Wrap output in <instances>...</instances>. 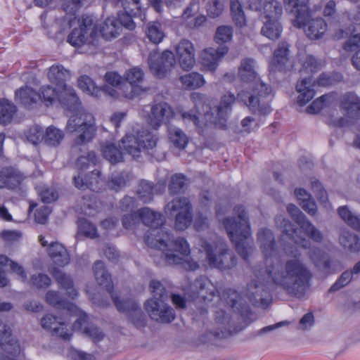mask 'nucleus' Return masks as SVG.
I'll return each mask as SVG.
<instances>
[{
	"mask_svg": "<svg viewBox=\"0 0 360 360\" xmlns=\"http://www.w3.org/2000/svg\"><path fill=\"white\" fill-rule=\"evenodd\" d=\"M233 30L227 25L219 26L216 31L214 39L218 44L229 41L232 38Z\"/></svg>",
	"mask_w": 360,
	"mask_h": 360,
	"instance_id": "57",
	"label": "nucleus"
},
{
	"mask_svg": "<svg viewBox=\"0 0 360 360\" xmlns=\"http://www.w3.org/2000/svg\"><path fill=\"white\" fill-rule=\"evenodd\" d=\"M257 240L266 258L265 271L270 282L290 296L302 297L312 278V273L307 264L296 255L283 261L274 257L277 248L274 235L270 229H260L257 233Z\"/></svg>",
	"mask_w": 360,
	"mask_h": 360,
	"instance_id": "1",
	"label": "nucleus"
},
{
	"mask_svg": "<svg viewBox=\"0 0 360 360\" xmlns=\"http://www.w3.org/2000/svg\"><path fill=\"white\" fill-rule=\"evenodd\" d=\"M39 97H41V96L35 91L27 86L21 88L15 92L16 100L25 106H30L32 103H36Z\"/></svg>",
	"mask_w": 360,
	"mask_h": 360,
	"instance_id": "41",
	"label": "nucleus"
},
{
	"mask_svg": "<svg viewBox=\"0 0 360 360\" xmlns=\"http://www.w3.org/2000/svg\"><path fill=\"white\" fill-rule=\"evenodd\" d=\"M51 274L57 283L66 291L70 297L74 299L77 296L78 292L75 288L73 281L70 275L57 267H53Z\"/></svg>",
	"mask_w": 360,
	"mask_h": 360,
	"instance_id": "27",
	"label": "nucleus"
},
{
	"mask_svg": "<svg viewBox=\"0 0 360 360\" xmlns=\"http://www.w3.org/2000/svg\"><path fill=\"white\" fill-rule=\"evenodd\" d=\"M315 80H312L311 77H303L301 81L297 83L296 89L300 94L297 97V103L300 105H304L314 96Z\"/></svg>",
	"mask_w": 360,
	"mask_h": 360,
	"instance_id": "28",
	"label": "nucleus"
},
{
	"mask_svg": "<svg viewBox=\"0 0 360 360\" xmlns=\"http://www.w3.org/2000/svg\"><path fill=\"white\" fill-rule=\"evenodd\" d=\"M51 278L46 274H38L32 275L29 283L37 288H47L51 285Z\"/></svg>",
	"mask_w": 360,
	"mask_h": 360,
	"instance_id": "62",
	"label": "nucleus"
},
{
	"mask_svg": "<svg viewBox=\"0 0 360 360\" xmlns=\"http://www.w3.org/2000/svg\"><path fill=\"white\" fill-rule=\"evenodd\" d=\"M148 63L153 75L162 79L174 68L176 60L174 53L170 51L165 50L160 53L154 50L148 56Z\"/></svg>",
	"mask_w": 360,
	"mask_h": 360,
	"instance_id": "11",
	"label": "nucleus"
},
{
	"mask_svg": "<svg viewBox=\"0 0 360 360\" xmlns=\"http://www.w3.org/2000/svg\"><path fill=\"white\" fill-rule=\"evenodd\" d=\"M47 75L49 81L55 84L56 88L64 86L65 82L71 76L70 71L62 65H52L49 68Z\"/></svg>",
	"mask_w": 360,
	"mask_h": 360,
	"instance_id": "36",
	"label": "nucleus"
},
{
	"mask_svg": "<svg viewBox=\"0 0 360 360\" xmlns=\"http://www.w3.org/2000/svg\"><path fill=\"white\" fill-rule=\"evenodd\" d=\"M122 96L128 99H133L139 96L143 91L138 85H134L129 82H124L118 88Z\"/></svg>",
	"mask_w": 360,
	"mask_h": 360,
	"instance_id": "56",
	"label": "nucleus"
},
{
	"mask_svg": "<svg viewBox=\"0 0 360 360\" xmlns=\"http://www.w3.org/2000/svg\"><path fill=\"white\" fill-rule=\"evenodd\" d=\"M233 217L225 218L222 224L238 254L248 260L252 252L253 241L251 238V228L248 214L243 205H237L233 207Z\"/></svg>",
	"mask_w": 360,
	"mask_h": 360,
	"instance_id": "4",
	"label": "nucleus"
},
{
	"mask_svg": "<svg viewBox=\"0 0 360 360\" xmlns=\"http://www.w3.org/2000/svg\"><path fill=\"white\" fill-rule=\"evenodd\" d=\"M139 211L131 212L123 216L122 223L126 229H133L140 223Z\"/></svg>",
	"mask_w": 360,
	"mask_h": 360,
	"instance_id": "63",
	"label": "nucleus"
},
{
	"mask_svg": "<svg viewBox=\"0 0 360 360\" xmlns=\"http://www.w3.org/2000/svg\"><path fill=\"white\" fill-rule=\"evenodd\" d=\"M65 130L67 133L76 136L75 142L77 145L90 142L97 130L95 118L91 113L81 112L69 118Z\"/></svg>",
	"mask_w": 360,
	"mask_h": 360,
	"instance_id": "6",
	"label": "nucleus"
},
{
	"mask_svg": "<svg viewBox=\"0 0 360 360\" xmlns=\"http://www.w3.org/2000/svg\"><path fill=\"white\" fill-rule=\"evenodd\" d=\"M41 327L50 332L52 335L68 340L72 336L71 331L68 328L65 322L52 314H46L41 319Z\"/></svg>",
	"mask_w": 360,
	"mask_h": 360,
	"instance_id": "18",
	"label": "nucleus"
},
{
	"mask_svg": "<svg viewBox=\"0 0 360 360\" xmlns=\"http://www.w3.org/2000/svg\"><path fill=\"white\" fill-rule=\"evenodd\" d=\"M282 32V27L278 20H266L262 28V34L271 40L278 39Z\"/></svg>",
	"mask_w": 360,
	"mask_h": 360,
	"instance_id": "47",
	"label": "nucleus"
},
{
	"mask_svg": "<svg viewBox=\"0 0 360 360\" xmlns=\"http://www.w3.org/2000/svg\"><path fill=\"white\" fill-rule=\"evenodd\" d=\"M283 3L286 11L295 15L294 26L304 27L305 34L311 39L323 37L327 30V24L321 18L310 19L309 0H283Z\"/></svg>",
	"mask_w": 360,
	"mask_h": 360,
	"instance_id": "5",
	"label": "nucleus"
},
{
	"mask_svg": "<svg viewBox=\"0 0 360 360\" xmlns=\"http://www.w3.org/2000/svg\"><path fill=\"white\" fill-rule=\"evenodd\" d=\"M321 64L312 56H307L303 61L302 75L304 73H313L320 69Z\"/></svg>",
	"mask_w": 360,
	"mask_h": 360,
	"instance_id": "60",
	"label": "nucleus"
},
{
	"mask_svg": "<svg viewBox=\"0 0 360 360\" xmlns=\"http://www.w3.org/2000/svg\"><path fill=\"white\" fill-rule=\"evenodd\" d=\"M238 76L242 82L255 85L254 94L246 91L238 92V101L243 103L254 114H269L271 108L266 98L271 94L272 89L260 80L255 60L252 58L243 59L238 67Z\"/></svg>",
	"mask_w": 360,
	"mask_h": 360,
	"instance_id": "2",
	"label": "nucleus"
},
{
	"mask_svg": "<svg viewBox=\"0 0 360 360\" xmlns=\"http://www.w3.org/2000/svg\"><path fill=\"white\" fill-rule=\"evenodd\" d=\"M48 254L53 262L60 266L69 264L70 258L66 248L58 242L51 243L48 249Z\"/></svg>",
	"mask_w": 360,
	"mask_h": 360,
	"instance_id": "34",
	"label": "nucleus"
},
{
	"mask_svg": "<svg viewBox=\"0 0 360 360\" xmlns=\"http://www.w3.org/2000/svg\"><path fill=\"white\" fill-rule=\"evenodd\" d=\"M103 157L112 164L122 162V152L112 143H105L101 148Z\"/></svg>",
	"mask_w": 360,
	"mask_h": 360,
	"instance_id": "45",
	"label": "nucleus"
},
{
	"mask_svg": "<svg viewBox=\"0 0 360 360\" xmlns=\"http://www.w3.org/2000/svg\"><path fill=\"white\" fill-rule=\"evenodd\" d=\"M167 132L168 139L174 147L180 150L186 148L188 138L181 129L174 126H169Z\"/></svg>",
	"mask_w": 360,
	"mask_h": 360,
	"instance_id": "38",
	"label": "nucleus"
},
{
	"mask_svg": "<svg viewBox=\"0 0 360 360\" xmlns=\"http://www.w3.org/2000/svg\"><path fill=\"white\" fill-rule=\"evenodd\" d=\"M148 246L162 251V258L168 265L181 264L188 271L198 269V264L188 259L191 250L186 240L182 237L174 238L167 231L160 229L156 233L146 237Z\"/></svg>",
	"mask_w": 360,
	"mask_h": 360,
	"instance_id": "3",
	"label": "nucleus"
},
{
	"mask_svg": "<svg viewBox=\"0 0 360 360\" xmlns=\"http://www.w3.org/2000/svg\"><path fill=\"white\" fill-rule=\"evenodd\" d=\"M180 81L186 89H189L200 88L205 83L202 75L195 72L181 76Z\"/></svg>",
	"mask_w": 360,
	"mask_h": 360,
	"instance_id": "44",
	"label": "nucleus"
},
{
	"mask_svg": "<svg viewBox=\"0 0 360 360\" xmlns=\"http://www.w3.org/2000/svg\"><path fill=\"white\" fill-rule=\"evenodd\" d=\"M8 266L12 272L19 277L22 282L27 281V276L24 267L4 255H0V267Z\"/></svg>",
	"mask_w": 360,
	"mask_h": 360,
	"instance_id": "43",
	"label": "nucleus"
},
{
	"mask_svg": "<svg viewBox=\"0 0 360 360\" xmlns=\"http://www.w3.org/2000/svg\"><path fill=\"white\" fill-rule=\"evenodd\" d=\"M157 137L146 131H140L136 136L127 134L121 140L122 148L134 158L139 157L142 149H152L156 146Z\"/></svg>",
	"mask_w": 360,
	"mask_h": 360,
	"instance_id": "10",
	"label": "nucleus"
},
{
	"mask_svg": "<svg viewBox=\"0 0 360 360\" xmlns=\"http://www.w3.org/2000/svg\"><path fill=\"white\" fill-rule=\"evenodd\" d=\"M175 51L181 68L190 70L195 63L193 44L188 39H182L176 46Z\"/></svg>",
	"mask_w": 360,
	"mask_h": 360,
	"instance_id": "19",
	"label": "nucleus"
},
{
	"mask_svg": "<svg viewBox=\"0 0 360 360\" xmlns=\"http://www.w3.org/2000/svg\"><path fill=\"white\" fill-rule=\"evenodd\" d=\"M78 86L83 91L96 97L99 96V93L101 91V89L96 86L93 80L86 75L81 76L78 79Z\"/></svg>",
	"mask_w": 360,
	"mask_h": 360,
	"instance_id": "54",
	"label": "nucleus"
},
{
	"mask_svg": "<svg viewBox=\"0 0 360 360\" xmlns=\"http://www.w3.org/2000/svg\"><path fill=\"white\" fill-rule=\"evenodd\" d=\"M0 123L7 124L11 121L16 111V107L6 99H2L0 101Z\"/></svg>",
	"mask_w": 360,
	"mask_h": 360,
	"instance_id": "50",
	"label": "nucleus"
},
{
	"mask_svg": "<svg viewBox=\"0 0 360 360\" xmlns=\"http://www.w3.org/2000/svg\"><path fill=\"white\" fill-rule=\"evenodd\" d=\"M75 186L81 190L87 188L96 191L99 189L100 184V172L94 170L90 174H86L84 177L80 176L73 178Z\"/></svg>",
	"mask_w": 360,
	"mask_h": 360,
	"instance_id": "32",
	"label": "nucleus"
},
{
	"mask_svg": "<svg viewBox=\"0 0 360 360\" xmlns=\"http://www.w3.org/2000/svg\"><path fill=\"white\" fill-rule=\"evenodd\" d=\"M150 288L153 294V298L155 300H167V295L165 287L162 284L155 280H153L150 283Z\"/></svg>",
	"mask_w": 360,
	"mask_h": 360,
	"instance_id": "61",
	"label": "nucleus"
},
{
	"mask_svg": "<svg viewBox=\"0 0 360 360\" xmlns=\"http://www.w3.org/2000/svg\"><path fill=\"white\" fill-rule=\"evenodd\" d=\"M57 89L58 91V101L70 110L77 109L80 103H79V98L75 89L72 86H68L66 84H64V86H59Z\"/></svg>",
	"mask_w": 360,
	"mask_h": 360,
	"instance_id": "29",
	"label": "nucleus"
},
{
	"mask_svg": "<svg viewBox=\"0 0 360 360\" xmlns=\"http://www.w3.org/2000/svg\"><path fill=\"white\" fill-rule=\"evenodd\" d=\"M207 14L211 18L220 16L224 10V0H205Z\"/></svg>",
	"mask_w": 360,
	"mask_h": 360,
	"instance_id": "53",
	"label": "nucleus"
},
{
	"mask_svg": "<svg viewBox=\"0 0 360 360\" xmlns=\"http://www.w3.org/2000/svg\"><path fill=\"white\" fill-rule=\"evenodd\" d=\"M186 186V177L181 174H175L172 176L168 188L170 194L179 193Z\"/></svg>",
	"mask_w": 360,
	"mask_h": 360,
	"instance_id": "55",
	"label": "nucleus"
},
{
	"mask_svg": "<svg viewBox=\"0 0 360 360\" xmlns=\"http://www.w3.org/2000/svg\"><path fill=\"white\" fill-rule=\"evenodd\" d=\"M236 100L238 101V97L236 98L231 93L224 94L221 97L219 105L214 108L215 115L214 113L209 115V120L213 123L214 127L224 128L226 126L227 115L231 112V106Z\"/></svg>",
	"mask_w": 360,
	"mask_h": 360,
	"instance_id": "16",
	"label": "nucleus"
},
{
	"mask_svg": "<svg viewBox=\"0 0 360 360\" xmlns=\"http://www.w3.org/2000/svg\"><path fill=\"white\" fill-rule=\"evenodd\" d=\"M227 52L228 47L226 46H222L217 49H206L202 53V63L208 70L214 71L219 62Z\"/></svg>",
	"mask_w": 360,
	"mask_h": 360,
	"instance_id": "25",
	"label": "nucleus"
},
{
	"mask_svg": "<svg viewBox=\"0 0 360 360\" xmlns=\"http://www.w3.org/2000/svg\"><path fill=\"white\" fill-rule=\"evenodd\" d=\"M120 29V26H119L117 19L114 17H110L103 22L100 32L103 37L108 39L116 37L119 34Z\"/></svg>",
	"mask_w": 360,
	"mask_h": 360,
	"instance_id": "42",
	"label": "nucleus"
},
{
	"mask_svg": "<svg viewBox=\"0 0 360 360\" xmlns=\"http://www.w3.org/2000/svg\"><path fill=\"white\" fill-rule=\"evenodd\" d=\"M255 276L256 278L252 279L247 285L246 296L254 305L265 307L270 297L268 285H271L276 288H281L270 282L265 270H255Z\"/></svg>",
	"mask_w": 360,
	"mask_h": 360,
	"instance_id": "9",
	"label": "nucleus"
},
{
	"mask_svg": "<svg viewBox=\"0 0 360 360\" xmlns=\"http://www.w3.org/2000/svg\"><path fill=\"white\" fill-rule=\"evenodd\" d=\"M97 158L94 152L91 151L87 153L86 155L79 156L76 162V166L79 169H84L88 167L90 164L95 165L96 163Z\"/></svg>",
	"mask_w": 360,
	"mask_h": 360,
	"instance_id": "64",
	"label": "nucleus"
},
{
	"mask_svg": "<svg viewBox=\"0 0 360 360\" xmlns=\"http://www.w3.org/2000/svg\"><path fill=\"white\" fill-rule=\"evenodd\" d=\"M191 98L194 104V108L199 115H203L205 120V126H213L209 120V115L214 113V108H211V101L205 94L193 92L191 94Z\"/></svg>",
	"mask_w": 360,
	"mask_h": 360,
	"instance_id": "24",
	"label": "nucleus"
},
{
	"mask_svg": "<svg viewBox=\"0 0 360 360\" xmlns=\"http://www.w3.org/2000/svg\"><path fill=\"white\" fill-rule=\"evenodd\" d=\"M0 346L6 353L17 356L20 353V346L12 335L11 328L0 322Z\"/></svg>",
	"mask_w": 360,
	"mask_h": 360,
	"instance_id": "23",
	"label": "nucleus"
},
{
	"mask_svg": "<svg viewBox=\"0 0 360 360\" xmlns=\"http://www.w3.org/2000/svg\"><path fill=\"white\" fill-rule=\"evenodd\" d=\"M340 244L351 252H360V238L354 233L344 231L339 238Z\"/></svg>",
	"mask_w": 360,
	"mask_h": 360,
	"instance_id": "39",
	"label": "nucleus"
},
{
	"mask_svg": "<svg viewBox=\"0 0 360 360\" xmlns=\"http://www.w3.org/2000/svg\"><path fill=\"white\" fill-rule=\"evenodd\" d=\"M63 137L64 134L63 131L53 126H49L46 130L44 140L47 145L56 146L60 143Z\"/></svg>",
	"mask_w": 360,
	"mask_h": 360,
	"instance_id": "51",
	"label": "nucleus"
},
{
	"mask_svg": "<svg viewBox=\"0 0 360 360\" xmlns=\"http://www.w3.org/2000/svg\"><path fill=\"white\" fill-rule=\"evenodd\" d=\"M136 195L143 202H150L153 198V184L148 181L141 180L139 183Z\"/></svg>",
	"mask_w": 360,
	"mask_h": 360,
	"instance_id": "48",
	"label": "nucleus"
},
{
	"mask_svg": "<svg viewBox=\"0 0 360 360\" xmlns=\"http://www.w3.org/2000/svg\"><path fill=\"white\" fill-rule=\"evenodd\" d=\"M215 292V287L208 279L200 277L191 285L189 297L193 300L211 301Z\"/></svg>",
	"mask_w": 360,
	"mask_h": 360,
	"instance_id": "20",
	"label": "nucleus"
},
{
	"mask_svg": "<svg viewBox=\"0 0 360 360\" xmlns=\"http://www.w3.org/2000/svg\"><path fill=\"white\" fill-rule=\"evenodd\" d=\"M230 8L233 20L238 27H243L246 23L244 11L238 0L230 1Z\"/></svg>",
	"mask_w": 360,
	"mask_h": 360,
	"instance_id": "52",
	"label": "nucleus"
},
{
	"mask_svg": "<svg viewBox=\"0 0 360 360\" xmlns=\"http://www.w3.org/2000/svg\"><path fill=\"white\" fill-rule=\"evenodd\" d=\"M138 211L142 223L151 229H158L164 223L162 215L148 207H143L138 210Z\"/></svg>",
	"mask_w": 360,
	"mask_h": 360,
	"instance_id": "35",
	"label": "nucleus"
},
{
	"mask_svg": "<svg viewBox=\"0 0 360 360\" xmlns=\"http://www.w3.org/2000/svg\"><path fill=\"white\" fill-rule=\"evenodd\" d=\"M287 211L292 219L312 240L316 243H321L323 241V236L321 232L307 219L306 216L297 206L290 204L287 206Z\"/></svg>",
	"mask_w": 360,
	"mask_h": 360,
	"instance_id": "14",
	"label": "nucleus"
},
{
	"mask_svg": "<svg viewBox=\"0 0 360 360\" xmlns=\"http://www.w3.org/2000/svg\"><path fill=\"white\" fill-rule=\"evenodd\" d=\"M192 211V205L188 198L178 197L169 202L165 208L167 215L174 217L176 214Z\"/></svg>",
	"mask_w": 360,
	"mask_h": 360,
	"instance_id": "33",
	"label": "nucleus"
},
{
	"mask_svg": "<svg viewBox=\"0 0 360 360\" xmlns=\"http://www.w3.org/2000/svg\"><path fill=\"white\" fill-rule=\"evenodd\" d=\"M165 300L149 299L145 302V309L151 319L162 323H168L174 319V311Z\"/></svg>",
	"mask_w": 360,
	"mask_h": 360,
	"instance_id": "13",
	"label": "nucleus"
},
{
	"mask_svg": "<svg viewBox=\"0 0 360 360\" xmlns=\"http://www.w3.org/2000/svg\"><path fill=\"white\" fill-rule=\"evenodd\" d=\"M98 33L94 19L89 15H83L78 19V27H75L68 36L67 41L72 46L83 45L97 46Z\"/></svg>",
	"mask_w": 360,
	"mask_h": 360,
	"instance_id": "8",
	"label": "nucleus"
},
{
	"mask_svg": "<svg viewBox=\"0 0 360 360\" xmlns=\"http://www.w3.org/2000/svg\"><path fill=\"white\" fill-rule=\"evenodd\" d=\"M338 214L348 226L356 231H360V215L352 213L347 206L338 208Z\"/></svg>",
	"mask_w": 360,
	"mask_h": 360,
	"instance_id": "46",
	"label": "nucleus"
},
{
	"mask_svg": "<svg viewBox=\"0 0 360 360\" xmlns=\"http://www.w3.org/2000/svg\"><path fill=\"white\" fill-rule=\"evenodd\" d=\"M340 108L349 118H360V98L353 94L345 95Z\"/></svg>",
	"mask_w": 360,
	"mask_h": 360,
	"instance_id": "31",
	"label": "nucleus"
},
{
	"mask_svg": "<svg viewBox=\"0 0 360 360\" xmlns=\"http://www.w3.org/2000/svg\"><path fill=\"white\" fill-rule=\"evenodd\" d=\"M175 217L174 226L176 229L183 231L187 229L192 221V211L181 213L174 216Z\"/></svg>",
	"mask_w": 360,
	"mask_h": 360,
	"instance_id": "58",
	"label": "nucleus"
},
{
	"mask_svg": "<svg viewBox=\"0 0 360 360\" xmlns=\"http://www.w3.org/2000/svg\"><path fill=\"white\" fill-rule=\"evenodd\" d=\"M288 45L285 43L279 44L278 48L275 50L272 63H274L278 70H282L288 62Z\"/></svg>",
	"mask_w": 360,
	"mask_h": 360,
	"instance_id": "49",
	"label": "nucleus"
},
{
	"mask_svg": "<svg viewBox=\"0 0 360 360\" xmlns=\"http://www.w3.org/2000/svg\"><path fill=\"white\" fill-rule=\"evenodd\" d=\"M282 13L283 8L280 2L271 0L264 4L263 15L267 20H278Z\"/></svg>",
	"mask_w": 360,
	"mask_h": 360,
	"instance_id": "40",
	"label": "nucleus"
},
{
	"mask_svg": "<svg viewBox=\"0 0 360 360\" xmlns=\"http://www.w3.org/2000/svg\"><path fill=\"white\" fill-rule=\"evenodd\" d=\"M307 255L315 267L324 273L332 274L342 269L338 261L331 259L329 255L319 248L312 247Z\"/></svg>",
	"mask_w": 360,
	"mask_h": 360,
	"instance_id": "15",
	"label": "nucleus"
},
{
	"mask_svg": "<svg viewBox=\"0 0 360 360\" xmlns=\"http://www.w3.org/2000/svg\"><path fill=\"white\" fill-rule=\"evenodd\" d=\"M25 176L19 170L9 167L0 170V188L13 190L18 188Z\"/></svg>",
	"mask_w": 360,
	"mask_h": 360,
	"instance_id": "21",
	"label": "nucleus"
},
{
	"mask_svg": "<svg viewBox=\"0 0 360 360\" xmlns=\"http://www.w3.org/2000/svg\"><path fill=\"white\" fill-rule=\"evenodd\" d=\"M352 277V273H351L349 271L347 270L344 271L342 273L335 283L331 285L328 291L330 292H333L345 287L351 282Z\"/></svg>",
	"mask_w": 360,
	"mask_h": 360,
	"instance_id": "59",
	"label": "nucleus"
},
{
	"mask_svg": "<svg viewBox=\"0 0 360 360\" xmlns=\"http://www.w3.org/2000/svg\"><path fill=\"white\" fill-rule=\"evenodd\" d=\"M145 33L148 40L154 44L162 42L165 37L164 26L158 20L148 22L146 25Z\"/></svg>",
	"mask_w": 360,
	"mask_h": 360,
	"instance_id": "37",
	"label": "nucleus"
},
{
	"mask_svg": "<svg viewBox=\"0 0 360 360\" xmlns=\"http://www.w3.org/2000/svg\"><path fill=\"white\" fill-rule=\"evenodd\" d=\"M276 224L281 227L283 232L289 236L296 244L301 245L304 248H307V242L305 238L300 235V231L294 228L291 222L283 217L279 216L276 219Z\"/></svg>",
	"mask_w": 360,
	"mask_h": 360,
	"instance_id": "30",
	"label": "nucleus"
},
{
	"mask_svg": "<svg viewBox=\"0 0 360 360\" xmlns=\"http://www.w3.org/2000/svg\"><path fill=\"white\" fill-rule=\"evenodd\" d=\"M173 116L172 107L165 102H160L152 105L147 121L152 128L157 129Z\"/></svg>",
	"mask_w": 360,
	"mask_h": 360,
	"instance_id": "17",
	"label": "nucleus"
},
{
	"mask_svg": "<svg viewBox=\"0 0 360 360\" xmlns=\"http://www.w3.org/2000/svg\"><path fill=\"white\" fill-rule=\"evenodd\" d=\"M201 247L206 253V260L211 267L221 270L231 269L236 265V257L223 242L211 244L201 240Z\"/></svg>",
	"mask_w": 360,
	"mask_h": 360,
	"instance_id": "7",
	"label": "nucleus"
},
{
	"mask_svg": "<svg viewBox=\"0 0 360 360\" xmlns=\"http://www.w3.org/2000/svg\"><path fill=\"white\" fill-rule=\"evenodd\" d=\"M72 328L74 330H82L94 342H98L103 339L104 333L96 326L89 323L87 316L84 313H79L78 318L75 321Z\"/></svg>",
	"mask_w": 360,
	"mask_h": 360,
	"instance_id": "22",
	"label": "nucleus"
},
{
	"mask_svg": "<svg viewBox=\"0 0 360 360\" xmlns=\"http://www.w3.org/2000/svg\"><path fill=\"white\" fill-rule=\"evenodd\" d=\"M95 279L97 283L105 288V290L110 294L117 296V295L112 291V281L111 275L108 273L105 268L104 263L100 260L96 261L93 267Z\"/></svg>",
	"mask_w": 360,
	"mask_h": 360,
	"instance_id": "26",
	"label": "nucleus"
},
{
	"mask_svg": "<svg viewBox=\"0 0 360 360\" xmlns=\"http://www.w3.org/2000/svg\"><path fill=\"white\" fill-rule=\"evenodd\" d=\"M112 300L120 311L125 313L128 319L137 328H143L146 324V318L139 306L133 300H120L117 296L112 295Z\"/></svg>",
	"mask_w": 360,
	"mask_h": 360,
	"instance_id": "12",
	"label": "nucleus"
}]
</instances>
